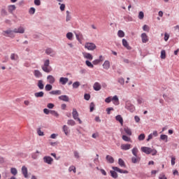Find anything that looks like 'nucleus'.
Segmentation results:
<instances>
[{
	"label": "nucleus",
	"instance_id": "obj_37",
	"mask_svg": "<svg viewBox=\"0 0 179 179\" xmlns=\"http://www.w3.org/2000/svg\"><path fill=\"white\" fill-rule=\"evenodd\" d=\"M124 131L125 134H127V135H128L129 136H131V135H132V131L131 130V129L125 127L124 128Z\"/></svg>",
	"mask_w": 179,
	"mask_h": 179
},
{
	"label": "nucleus",
	"instance_id": "obj_27",
	"mask_svg": "<svg viewBox=\"0 0 179 179\" xmlns=\"http://www.w3.org/2000/svg\"><path fill=\"white\" fill-rule=\"evenodd\" d=\"M8 10L9 13H13V11L16 10V6L14 4L8 6Z\"/></svg>",
	"mask_w": 179,
	"mask_h": 179
},
{
	"label": "nucleus",
	"instance_id": "obj_7",
	"mask_svg": "<svg viewBox=\"0 0 179 179\" xmlns=\"http://www.w3.org/2000/svg\"><path fill=\"white\" fill-rule=\"evenodd\" d=\"M14 33H19L20 34H23L25 31L24 27H19L18 28H15L13 29Z\"/></svg>",
	"mask_w": 179,
	"mask_h": 179
},
{
	"label": "nucleus",
	"instance_id": "obj_12",
	"mask_svg": "<svg viewBox=\"0 0 179 179\" xmlns=\"http://www.w3.org/2000/svg\"><path fill=\"white\" fill-rule=\"evenodd\" d=\"M132 148L131 144H122L120 146V149L122 150H129Z\"/></svg>",
	"mask_w": 179,
	"mask_h": 179
},
{
	"label": "nucleus",
	"instance_id": "obj_61",
	"mask_svg": "<svg viewBox=\"0 0 179 179\" xmlns=\"http://www.w3.org/2000/svg\"><path fill=\"white\" fill-rule=\"evenodd\" d=\"M169 38H170V34L165 33L164 34V41H169Z\"/></svg>",
	"mask_w": 179,
	"mask_h": 179
},
{
	"label": "nucleus",
	"instance_id": "obj_24",
	"mask_svg": "<svg viewBox=\"0 0 179 179\" xmlns=\"http://www.w3.org/2000/svg\"><path fill=\"white\" fill-rule=\"evenodd\" d=\"M94 90H95L96 92H99V90H101V85H100V83L96 82L94 85Z\"/></svg>",
	"mask_w": 179,
	"mask_h": 179
},
{
	"label": "nucleus",
	"instance_id": "obj_64",
	"mask_svg": "<svg viewBox=\"0 0 179 179\" xmlns=\"http://www.w3.org/2000/svg\"><path fill=\"white\" fill-rule=\"evenodd\" d=\"M159 179H167V177H166L165 174H161L159 176Z\"/></svg>",
	"mask_w": 179,
	"mask_h": 179
},
{
	"label": "nucleus",
	"instance_id": "obj_38",
	"mask_svg": "<svg viewBox=\"0 0 179 179\" xmlns=\"http://www.w3.org/2000/svg\"><path fill=\"white\" fill-rule=\"evenodd\" d=\"M118 164L120 166V167H126L125 162H124L121 158L118 159Z\"/></svg>",
	"mask_w": 179,
	"mask_h": 179
},
{
	"label": "nucleus",
	"instance_id": "obj_35",
	"mask_svg": "<svg viewBox=\"0 0 179 179\" xmlns=\"http://www.w3.org/2000/svg\"><path fill=\"white\" fill-rule=\"evenodd\" d=\"M108 162H109L110 164H113L114 163V158L110 155H106V157Z\"/></svg>",
	"mask_w": 179,
	"mask_h": 179
},
{
	"label": "nucleus",
	"instance_id": "obj_60",
	"mask_svg": "<svg viewBox=\"0 0 179 179\" xmlns=\"http://www.w3.org/2000/svg\"><path fill=\"white\" fill-rule=\"evenodd\" d=\"M73 154H74V157L76 159H80V156L79 155V152L78 151H74Z\"/></svg>",
	"mask_w": 179,
	"mask_h": 179
},
{
	"label": "nucleus",
	"instance_id": "obj_8",
	"mask_svg": "<svg viewBox=\"0 0 179 179\" xmlns=\"http://www.w3.org/2000/svg\"><path fill=\"white\" fill-rule=\"evenodd\" d=\"M76 38L78 40L80 44H82V40H83V34L81 32L75 33Z\"/></svg>",
	"mask_w": 179,
	"mask_h": 179
},
{
	"label": "nucleus",
	"instance_id": "obj_45",
	"mask_svg": "<svg viewBox=\"0 0 179 179\" xmlns=\"http://www.w3.org/2000/svg\"><path fill=\"white\" fill-rule=\"evenodd\" d=\"M160 139L161 141H165V142H167V139H169V136H167V135L166 134H162L160 136Z\"/></svg>",
	"mask_w": 179,
	"mask_h": 179
},
{
	"label": "nucleus",
	"instance_id": "obj_49",
	"mask_svg": "<svg viewBox=\"0 0 179 179\" xmlns=\"http://www.w3.org/2000/svg\"><path fill=\"white\" fill-rule=\"evenodd\" d=\"M85 64L89 68H94V66L93 65V64H92V62H90V61H89V60H86L85 61Z\"/></svg>",
	"mask_w": 179,
	"mask_h": 179
},
{
	"label": "nucleus",
	"instance_id": "obj_46",
	"mask_svg": "<svg viewBox=\"0 0 179 179\" xmlns=\"http://www.w3.org/2000/svg\"><path fill=\"white\" fill-rule=\"evenodd\" d=\"M131 152L132 155L134 156H138V148L134 147L132 150H131Z\"/></svg>",
	"mask_w": 179,
	"mask_h": 179
},
{
	"label": "nucleus",
	"instance_id": "obj_36",
	"mask_svg": "<svg viewBox=\"0 0 179 179\" xmlns=\"http://www.w3.org/2000/svg\"><path fill=\"white\" fill-rule=\"evenodd\" d=\"M117 171H110V176L113 178H118V173H117V172H115Z\"/></svg>",
	"mask_w": 179,
	"mask_h": 179
},
{
	"label": "nucleus",
	"instance_id": "obj_13",
	"mask_svg": "<svg viewBox=\"0 0 179 179\" xmlns=\"http://www.w3.org/2000/svg\"><path fill=\"white\" fill-rule=\"evenodd\" d=\"M83 55L85 59H88V61H92L93 60V55L90 53L85 52L83 53Z\"/></svg>",
	"mask_w": 179,
	"mask_h": 179
},
{
	"label": "nucleus",
	"instance_id": "obj_20",
	"mask_svg": "<svg viewBox=\"0 0 179 179\" xmlns=\"http://www.w3.org/2000/svg\"><path fill=\"white\" fill-rule=\"evenodd\" d=\"M41 68L43 72H45L46 73H50V72L52 71V68L48 66H42Z\"/></svg>",
	"mask_w": 179,
	"mask_h": 179
},
{
	"label": "nucleus",
	"instance_id": "obj_54",
	"mask_svg": "<svg viewBox=\"0 0 179 179\" xmlns=\"http://www.w3.org/2000/svg\"><path fill=\"white\" fill-rule=\"evenodd\" d=\"M50 114L52 115H54V117H57V118H58V117H59V114H58V112H57L55 110H50Z\"/></svg>",
	"mask_w": 179,
	"mask_h": 179
},
{
	"label": "nucleus",
	"instance_id": "obj_63",
	"mask_svg": "<svg viewBox=\"0 0 179 179\" xmlns=\"http://www.w3.org/2000/svg\"><path fill=\"white\" fill-rule=\"evenodd\" d=\"M143 30L144 31H149V27L148 25H146V24L143 25Z\"/></svg>",
	"mask_w": 179,
	"mask_h": 179
},
{
	"label": "nucleus",
	"instance_id": "obj_18",
	"mask_svg": "<svg viewBox=\"0 0 179 179\" xmlns=\"http://www.w3.org/2000/svg\"><path fill=\"white\" fill-rule=\"evenodd\" d=\"M112 101L115 106H118L120 104V99H118V96L115 95L112 98Z\"/></svg>",
	"mask_w": 179,
	"mask_h": 179
},
{
	"label": "nucleus",
	"instance_id": "obj_41",
	"mask_svg": "<svg viewBox=\"0 0 179 179\" xmlns=\"http://www.w3.org/2000/svg\"><path fill=\"white\" fill-rule=\"evenodd\" d=\"M67 125H70L71 127H74V125H76V122L73 120H69L67 121Z\"/></svg>",
	"mask_w": 179,
	"mask_h": 179
},
{
	"label": "nucleus",
	"instance_id": "obj_14",
	"mask_svg": "<svg viewBox=\"0 0 179 179\" xmlns=\"http://www.w3.org/2000/svg\"><path fill=\"white\" fill-rule=\"evenodd\" d=\"M69 81V79L68 78H64V77H61L59 80V83H61V85H66V83H68Z\"/></svg>",
	"mask_w": 179,
	"mask_h": 179
},
{
	"label": "nucleus",
	"instance_id": "obj_55",
	"mask_svg": "<svg viewBox=\"0 0 179 179\" xmlns=\"http://www.w3.org/2000/svg\"><path fill=\"white\" fill-rule=\"evenodd\" d=\"M69 171L71 173V171H73L74 173H76V167L75 166H71L69 168Z\"/></svg>",
	"mask_w": 179,
	"mask_h": 179
},
{
	"label": "nucleus",
	"instance_id": "obj_39",
	"mask_svg": "<svg viewBox=\"0 0 179 179\" xmlns=\"http://www.w3.org/2000/svg\"><path fill=\"white\" fill-rule=\"evenodd\" d=\"M34 96H35V97H36V98H38V97H44V92L41 91V92H36V93L34 94Z\"/></svg>",
	"mask_w": 179,
	"mask_h": 179
},
{
	"label": "nucleus",
	"instance_id": "obj_3",
	"mask_svg": "<svg viewBox=\"0 0 179 179\" xmlns=\"http://www.w3.org/2000/svg\"><path fill=\"white\" fill-rule=\"evenodd\" d=\"M85 48L89 51H94V50H96V44L93 43H86L85 44Z\"/></svg>",
	"mask_w": 179,
	"mask_h": 179
},
{
	"label": "nucleus",
	"instance_id": "obj_19",
	"mask_svg": "<svg viewBox=\"0 0 179 179\" xmlns=\"http://www.w3.org/2000/svg\"><path fill=\"white\" fill-rule=\"evenodd\" d=\"M62 130L66 136H68V135H69V132H71V130H69V127L66 124L63 126Z\"/></svg>",
	"mask_w": 179,
	"mask_h": 179
},
{
	"label": "nucleus",
	"instance_id": "obj_40",
	"mask_svg": "<svg viewBox=\"0 0 179 179\" xmlns=\"http://www.w3.org/2000/svg\"><path fill=\"white\" fill-rule=\"evenodd\" d=\"M66 37L68 38V40L72 41L73 40V34H72V32H68Z\"/></svg>",
	"mask_w": 179,
	"mask_h": 179
},
{
	"label": "nucleus",
	"instance_id": "obj_28",
	"mask_svg": "<svg viewBox=\"0 0 179 179\" xmlns=\"http://www.w3.org/2000/svg\"><path fill=\"white\" fill-rule=\"evenodd\" d=\"M50 94H52L54 96H59L60 94H62V92L61 90H53L50 92Z\"/></svg>",
	"mask_w": 179,
	"mask_h": 179
},
{
	"label": "nucleus",
	"instance_id": "obj_6",
	"mask_svg": "<svg viewBox=\"0 0 179 179\" xmlns=\"http://www.w3.org/2000/svg\"><path fill=\"white\" fill-rule=\"evenodd\" d=\"M112 169L113 170L117 171V173H120V174H128V171L122 170L117 166H113Z\"/></svg>",
	"mask_w": 179,
	"mask_h": 179
},
{
	"label": "nucleus",
	"instance_id": "obj_44",
	"mask_svg": "<svg viewBox=\"0 0 179 179\" xmlns=\"http://www.w3.org/2000/svg\"><path fill=\"white\" fill-rule=\"evenodd\" d=\"M122 139L124 141V142H131V137H128V136L123 135L122 136Z\"/></svg>",
	"mask_w": 179,
	"mask_h": 179
},
{
	"label": "nucleus",
	"instance_id": "obj_26",
	"mask_svg": "<svg viewBox=\"0 0 179 179\" xmlns=\"http://www.w3.org/2000/svg\"><path fill=\"white\" fill-rule=\"evenodd\" d=\"M122 45H124L127 50H132V48L129 46V44L126 39H122Z\"/></svg>",
	"mask_w": 179,
	"mask_h": 179
},
{
	"label": "nucleus",
	"instance_id": "obj_10",
	"mask_svg": "<svg viewBox=\"0 0 179 179\" xmlns=\"http://www.w3.org/2000/svg\"><path fill=\"white\" fill-rule=\"evenodd\" d=\"M104 61V57H103V55L99 56V59H96L92 61L93 65H99L100 62H103Z\"/></svg>",
	"mask_w": 179,
	"mask_h": 179
},
{
	"label": "nucleus",
	"instance_id": "obj_33",
	"mask_svg": "<svg viewBox=\"0 0 179 179\" xmlns=\"http://www.w3.org/2000/svg\"><path fill=\"white\" fill-rule=\"evenodd\" d=\"M66 22L71 21V19H72V16L71 15V12L69 10L66 11Z\"/></svg>",
	"mask_w": 179,
	"mask_h": 179
},
{
	"label": "nucleus",
	"instance_id": "obj_48",
	"mask_svg": "<svg viewBox=\"0 0 179 179\" xmlns=\"http://www.w3.org/2000/svg\"><path fill=\"white\" fill-rule=\"evenodd\" d=\"M45 90H46V92H50V90H52V85H51L50 84L46 85L45 87Z\"/></svg>",
	"mask_w": 179,
	"mask_h": 179
},
{
	"label": "nucleus",
	"instance_id": "obj_30",
	"mask_svg": "<svg viewBox=\"0 0 179 179\" xmlns=\"http://www.w3.org/2000/svg\"><path fill=\"white\" fill-rule=\"evenodd\" d=\"M115 120H116V121H118L120 122V124H121V125H122V124H124V119H122V116H121L120 115H117L115 117Z\"/></svg>",
	"mask_w": 179,
	"mask_h": 179
},
{
	"label": "nucleus",
	"instance_id": "obj_23",
	"mask_svg": "<svg viewBox=\"0 0 179 179\" xmlns=\"http://www.w3.org/2000/svg\"><path fill=\"white\" fill-rule=\"evenodd\" d=\"M103 69H106V71H108L110 69V61L106 60L103 65H102Z\"/></svg>",
	"mask_w": 179,
	"mask_h": 179
},
{
	"label": "nucleus",
	"instance_id": "obj_17",
	"mask_svg": "<svg viewBox=\"0 0 179 179\" xmlns=\"http://www.w3.org/2000/svg\"><path fill=\"white\" fill-rule=\"evenodd\" d=\"M22 173L23 174L24 178H27V177H29L27 167H26L25 166H23L22 167Z\"/></svg>",
	"mask_w": 179,
	"mask_h": 179
},
{
	"label": "nucleus",
	"instance_id": "obj_9",
	"mask_svg": "<svg viewBox=\"0 0 179 179\" xmlns=\"http://www.w3.org/2000/svg\"><path fill=\"white\" fill-rule=\"evenodd\" d=\"M47 80L50 85H54L55 83V78L52 75L48 76Z\"/></svg>",
	"mask_w": 179,
	"mask_h": 179
},
{
	"label": "nucleus",
	"instance_id": "obj_51",
	"mask_svg": "<svg viewBox=\"0 0 179 179\" xmlns=\"http://www.w3.org/2000/svg\"><path fill=\"white\" fill-rule=\"evenodd\" d=\"M160 57H161L162 59H166V50H162L161 51V56Z\"/></svg>",
	"mask_w": 179,
	"mask_h": 179
},
{
	"label": "nucleus",
	"instance_id": "obj_47",
	"mask_svg": "<svg viewBox=\"0 0 179 179\" xmlns=\"http://www.w3.org/2000/svg\"><path fill=\"white\" fill-rule=\"evenodd\" d=\"M10 173H11V174H13V176H17V169H16V168H11Z\"/></svg>",
	"mask_w": 179,
	"mask_h": 179
},
{
	"label": "nucleus",
	"instance_id": "obj_21",
	"mask_svg": "<svg viewBox=\"0 0 179 179\" xmlns=\"http://www.w3.org/2000/svg\"><path fill=\"white\" fill-rule=\"evenodd\" d=\"M141 162V158L136 155L131 157V162L134 163V164H136V163H139Z\"/></svg>",
	"mask_w": 179,
	"mask_h": 179
},
{
	"label": "nucleus",
	"instance_id": "obj_31",
	"mask_svg": "<svg viewBox=\"0 0 179 179\" xmlns=\"http://www.w3.org/2000/svg\"><path fill=\"white\" fill-rule=\"evenodd\" d=\"M1 16H8V11L6 10V8L5 6L2 7L1 9Z\"/></svg>",
	"mask_w": 179,
	"mask_h": 179
},
{
	"label": "nucleus",
	"instance_id": "obj_29",
	"mask_svg": "<svg viewBox=\"0 0 179 179\" xmlns=\"http://www.w3.org/2000/svg\"><path fill=\"white\" fill-rule=\"evenodd\" d=\"M59 100H62V101H69V96L66 95H62L59 96Z\"/></svg>",
	"mask_w": 179,
	"mask_h": 179
},
{
	"label": "nucleus",
	"instance_id": "obj_25",
	"mask_svg": "<svg viewBox=\"0 0 179 179\" xmlns=\"http://www.w3.org/2000/svg\"><path fill=\"white\" fill-rule=\"evenodd\" d=\"M34 75L35 78H36L38 79L40 78H43V73H41V71L38 70H34Z\"/></svg>",
	"mask_w": 179,
	"mask_h": 179
},
{
	"label": "nucleus",
	"instance_id": "obj_32",
	"mask_svg": "<svg viewBox=\"0 0 179 179\" xmlns=\"http://www.w3.org/2000/svg\"><path fill=\"white\" fill-rule=\"evenodd\" d=\"M10 59L12 61H17L19 59V55H17V54L12 53L10 55Z\"/></svg>",
	"mask_w": 179,
	"mask_h": 179
},
{
	"label": "nucleus",
	"instance_id": "obj_43",
	"mask_svg": "<svg viewBox=\"0 0 179 179\" xmlns=\"http://www.w3.org/2000/svg\"><path fill=\"white\" fill-rule=\"evenodd\" d=\"M73 89H78L80 86V83L79 81H76L72 85Z\"/></svg>",
	"mask_w": 179,
	"mask_h": 179
},
{
	"label": "nucleus",
	"instance_id": "obj_53",
	"mask_svg": "<svg viewBox=\"0 0 179 179\" xmlns=\"http://www.w3.org/2000/svg\"><path fill=\"white\" fill-rule=\"evenodd\" d=\"M29 15H34V13H36V8H34V7L30 8L29 10Z\"/></svg>",
	"mask_w": 179,
	"mask_h": 179
},
{
	"label": "nucleus",
	"instance_id": "obj_5",
	"mask_svg": "<svg viewBox=\"0 0 179 179\" xmlns=\"http://www.w3.org/2000/svg\"><path fill=\"white\" fill-rule=\"evenodd\" d=\"M43 162L47 164H52V162H54V159L50 156H45L43 157Z\"/></svg>",
	"mask_w": 179,
	"mask_h": 179
},
{
	"label": "nucleus",
	"instance_id": "obj_56",
	"mask_svg": "<svg viewBox=\"0 0 179 179\" xmlns=\"http://www.w3.org/2000/svg\"><path fill=\"white\" fill-rule=\"evenodd\" d=\"M143 17H145V14H143L142 11H140L138 13V19H140V20H142Z\"/></svg>",
	"mask_w": 179,
	"mask_h": 179
},
{
	"label": "nucleus",
	"instance_id": "obj_59",
	"mask_svg": "<svg viewBox=\"0 0 179 179\" xmlns=\"http://www.w3.org/2000/svg\"><path fill=\"white\" fill-rule=\"evenodd\" d=\"M118 83L120 85H124V83H125V80L124 79V78H120L118 79Z\"/></svg>",
	"mask_w": 179,
	"mask_h": 179
},
{
	"label": "nucleus",
	"instance_id": "obj_62",
	"mask_svg": "<svg viewBox=\"0 0 179 179\" xmlns=\"http://www.w3.org/2000/svg\"><path fill=\"white\" fill-rule=\"evenodd\" d=\"M85 100L89 101L90 100V94H85L84 95Z\"/></svg>",
	"mask_w": 179,
	"mask_h": 179
},
{
	"label": "nucleus",
	"instance_id": "obj_22",
	"mask_svg": "<svg viewBox=\"0 0 179 179\" xmlns=\"http://www.w3.org/2000/svg\"><path fill=\"white\" fill-rule=\"evenodd\" d=\"M72 115L73 120H77L79 118V113H78L76 108H73Z\"/></svg>",
	"mask_w": 179,
	"mask_h": 179
},
{
	"label": "nucleus",
	"instance_id": "obj_52",
	"mask_svg": "<svg viewBox=\"0 0 179 179\" xmlns=\"http://www.w3.org/2000/svg\"><path fill=\"white\" fill-rule=\"evenodd\" d=\"M145 134H141L138 136V141H145Z\"/></svg>",
	"mask_w": 179,
	"mask_h": 179
},
{
	"label": "nucleus",
	"instance_id": "obj_58",
	"mask_svg": "<svg viewBox=\"0 0 179 179\" xmlns=\"http://www.w3.org/2000/svg\"><path fill=\"white\" fill-rule=\"evenodd\" d=\"M42 66H50V59L45 60Z\"/></svg>",
	"mask_w": 179,
	"mask_h": 179
},
{
	"label": "nucleus",
	"instance_id": "obj_1",
	"mask_svg": "<svg viewBox=\"0 0 179 179\" xmlns=\"http://www.w3.org/2000/svg\"><path fill=\"white\" fill-rule=\"evenodd\" d=\"M125 108L130 113H134L136 110L135 106L131 103L130 101H127L125 103Z\"/></svg>",
	"mask_w": 179,
	"mask_h": 179
},
{
	"label": "nucleus",
	"instance_id": "obj_50",
	"mask_svg": "<svg viewBox=\"0 0 179 179\" xmlns=\"http://www.w3.org/2000/svg\"><path fill=\"white\" fill-rule=\"evenodd\" d=\"M94 107H96V106L94 105V103L92 102L90 105V113H93V111H94Z\"/></svg>",
	"mask_w": 179,
	"mask_h": 179
},
{
	"label": "nucleus",
	"instance_id": "obj_15",
	"mask_svg": "<svg viewBox=\"0 0 179 179\" xmlns=\"http://www.w3.org/2000/svg\"><path fill=\"white\" fill-rule=\"evenodd\" d=\"M141 150H142V152H143L146 155H150V152L152 150V148H149V147H142Z\"/></svg>",
	"mask_w": 179,
	"mask_h": 179
},
{
	"label": "nucleus",
	"instance_id": "obj_57",
	"mask_svg": "<svg viewBox=\"0 0 179 179\" xmlns=\"http://www.w3.org/2000/svg\"><path fill=\"white\" fill-rule=\"evenodd\" d=\"M59 5H60V10L61 12H64L65 10V4L59 3Z\"/></svg>",
	"mask_w": 179,
	"mask_h": 179
},
{
	"label": "nucleus",
	"instance_id": "obj_42",
	"mask_svg": "<svg viewBox=\"0 0 179 179\" xmlns=\"http://www.w3.org/2000/svg\"><path fill=\"white\" fill-rule=\"evenodd\" d=\"M117 36L118 37H120V38H122V37H125V33L124 32V31L122 30H119L117 31Z\"/></svg>",
	"mask_w": 179,
	"mask_h": 179
},
{
	"label": "nucleus",
	"instance_id": "obj_4",
	"mask_svg": "<svg viewBox=\"0 0 179 179\" xmlns=\"http://www.w3.org/2000/svg\"><path fill=\"white\" fill-rule=\"evenodd\" d=\"M45 52L47 55H50V57H55V51L51 48H46Z\"/></svg>",
	"mask_w": 179,
	"mask_h": 179
},
{
	"label": "nucleus",
	"instance_id": "obj_2",
	"mask_svg": "<svg viewBox=\"0 0 179 179\" xmlns=\"http://www.w3.org/2000/svg\"><path fill=\"white\" fill-rule=\"evenodd\" d=\"M171 94V91L170 90H167L166 92L163 94V99H164L165 101L167 103H170V101H173V99L170 98V95Z\"/></svg>",
	"mask_w": 179,
	"mask_h": 179
},
{
	"label": "nucleus",
	"instance_id": "obj_16",
	"mask_svg": "<svg viewBox=\"0 0 179 179\" xmlns=\"http://www.w3.org/2000/svg\"><path fill=\"white\" fill-rule=\"evenodd\" d=\"M3 33H5V34H7L8 37H15V34L13 33H15V31H13V30H6V31H3Z\"/></svg>",
	"mask_w": 179,
	"mask_h": 179
},
{
	"label": "nucleus",
	"instance_id": "obj_11",
	"mask_svg": "<svg viewBox=\"0 0 179 179\" xmlns=\"http://www.w3.org/2000/svg\"><path fill=\"white\" fill-rule=\"evenodd\" d=\"M141 40L142 43H146L148 41H149V37L148 36V34L146 33L141 34Z\"/></svg>",
	"mask_w": 179,
	"mask_h": 179
},
{
	"label": "nucleus",
	"instance_id": "obj_34",
	"mask_svg": "<svg viewBox=\"0 0 179 179\" xmlns=\"http://www.w3.org/2000/svg\"><path fill=\"white\" fill-rule=\"evenodd\" d=\"M37 86L38 89H40V90H43V89H44V84L43 83V80H39L38 81Z\"/></svg>",
	"mask_w": 179,
	"mask_h": 179
}]
</instances>
